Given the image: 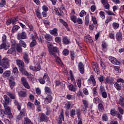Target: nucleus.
Returning <instances> with one entry per match:
<instances>
[{
    "mask_svg": "<svg viewBox=\"0 0 124 124\" xmlns=\"http://www.w3.org/2000/svg\"><path fill=\"white\" fill-rule=\"evenodd\" d=\"M102 119L104 122H107V121H108V116H107V114H104L102 115Z\"/></svg>",
    "mask_w": 124,
    "mask_h": 124,
    "instance_id": "42",
    "label": "nucleus"
},
{
    "mask_svg": "<svg viewBox=\"0 0 124 124\" xmlns=\"http://www.w3.org/2000/svg\"><path fill=\"white\" fill-rule=\"evenodd\" d=\"M36 45V40H32L30 44V47H34Z\"/></svg>",
    "mask_w": 124,
    "mask_h": 124,
    "instance_id": "53",
    "label": "nucleus"
},
{
    "mask_svg": "<svg viewBox=\"0 0 124 124\" xmlns=\"http://www.w3.org/2000/svg\"><path fill=\"white\" fill-rule=\"evenodd\" d=\"M76 114L77 115L78 119L79 120L78 124H83L82 122V118L81 117V110L80 109H77L75 110V108H73L70 110V115L71 118H74V116H75Z\"/></svg>",
    "mask_w": 124,
    "mask_h": 124,
    "instance_id": "1",
    "label": "nucleus"
},
{
    "mask_svg": "<svg viewBox=\"0 0 124 124\" xmlns=\"http://www.w3.org/2000/svg\"><path fill=\"white\" fill-rule=\"evenodd\" d=\"M16 51L18 52V53H22V52H23V49L20 46L17 45L16 46Z\"/></svg>",
    "mask_w": 124,
    "mask_h": 124,
    "instance_id": "52",
    "label": "nucleus"
},
{
    "mask_svg": "<svg viewBox=\"0 0 124 124\" xmlns=\"http://www.w3.org/2000/svg\"><path fill=\"white\" fill-rule=\"evenodd\" d=\"M59 21H60V23H62V25H63V26H64V27H65V28L68 27V25H67V23L66 22H65V21H64L62 20V19H59Z\"/></svg>",
    "mask_w": 124,
    "mask_h": 124,
    "instance_id": "43",
    "label": "nucleus"
},
{
    "mask_svg": "<svg viewBox=\"0 0 124 124\" xmlns=\"http://www.w3.org/2000/svg\"><path fill=\"white\" fill-rule=\"evenodd\" d=\"M62 120H63V121L64 120V117H63V111L61 112L60 115L59 116L58 120V124H62Z\"/></svg>",
    "mask_w": 124,
    "mask_h": 124,
    "instance_id": "17",
    "label": "nucleus"
},
{
    "mask_svg": "<svg viewBox=\"0 0 124 124\" xmlns=\"http://www.w3.org/2000/svg\"><path fill=\"white\" fill-rule=\"evenodd\" d=\"M24 124H33L31 121L28 117L24 118Z\"/></svg>",
    "mask_w": 124,
    "mask_h": 124,
    "instance_id": "33",
    "label": "nucleus"
},
{
    "mask_svg": "<svg viewBox=\"0 0 124 124\" xmlns=\"http://www.w3.org/2000/svg\"><path fill=\"white\" fill-rule=\"evenodd\" d=\"M70 18H71V21H73L75 24H76V21H77V18L76 16L73 15L70 16Z\"/></svg>",
    "mask_w": 124,
    "mask_h": 124,
    "instance_id": "39",
    "label": "nucleus"
},
{
    "mask_svg": "<svg viewBox=\"0 0 124 124\" xmlns=\"http://www.w3.org/2000/svg\"><path fill=\"white\" fill-rule=\"evenodd\" d=\"M27 106L29 109L34 110V105L31 102H29L27 104Z\"/></svg>",
    "mask_w": 124,
    "mask_h": 124,
    "instance_id": "28",
    "label": "nucleus"
},
{
    "mask_svg": "<svg viewBox=\"0 0 124 124\" xmlns=\"http://www.w3.org/2000/svg\"><path fill=\"white\" fill-rule=\"evenodd\" d=\"M19 43L20 44H21V45H22L24 48H26V47H27V45L26 44V43H25V42H24L23 41L19 40Z\"/></svg>",
    "mask_w": 124,
    "mask_h": 124,
    "instance_id": "55",
    "label": "nucleus"
},
{
    "mask_svg": "<svg viewBox=\"0 0 124 124\" xmlns=\"http://www.w3.org/2000/svg\"><path fill=\"white\" fill-rule=\"evenodd\" d=\"M111 21H112V16H109L107 18L105 21V23L106 24H108V23H109V22H111Z\"/></svg>",
    "mask_w": 124,
    "mask_h": 124,
    "instance_id": "61",
    "label": "nucleus"
},
{
    "mask_svg": "<svg viewBox=\"0 0 124 124\" xmlns=\"http://www.w3.org/2000/svg\"><path fill=\"white\" fill-rule=\"evenodd\" d=\"M6 94L9 96L11 99H15V95L10 92H7Z\"/></svg>",
    "mask_w": 124,
    "mask_h": 124,
    "instance_id": "35",
    "label": "nucleus"
},
{
    "mask_svg": "<svg viewBox=\"0 0 124 124\" xmlns=\"http://www.w3.org/2000/svg\"><path fill=\"white\" fill-rule=\"evenodd\" d=\"M21 72H22L24 75H26V76H27L28 77H31L32 76V75L31 74V73H29L28 71H26L25 69V68H24L23 71H20Z\"/></svg>",
    "mask_w": 124,
    "mask_h": 124,
    "instance_id": "32",
    "label": "nucleus"
},
{
    "mask_svg": "<svg viewBox=\"0 0 124 124\" xmlns=\"http://www.w3.org/2000/svg\"><path fill=\"white\" fill-rule=\"evenodd\" d=\"M114 86L117 91H121V89H122V87L117 82L115 83V84H114Z\"/></svg>",
    "mask_w": 124,
    "mask_h": 124,
    "instance_id": "41",
    "label": "nucleus"
},
{
    "mask_svg": "<svg viewBox=\"0 0 124 124\" xmlns=\"http://www.w3.org/2000/svg\"><path fill=\"white\" fill-rule=\"evenodd\" d=\"M17 38L18 40H21V39H26L27 38V33L26 32L23 31L21 33H18L17 35Z\"/></svg>",
    "mask_w": 124,
    "mask_h": 124,
    "instance_id": "10",
    "label": "nucleus"
},
{
    "mask_svg": "<svg viewBox=\"0 0 124 124\" xmlns=\"http://www.w3.org/2000/svg\"><path fill=\"white\" fill-rule=\"evenodd\" d=\"M49 80V76L47 73H45L43 78H39L38 81L40 84L43 85L45 84V81H48Z\"/></svg>",
    "mask_w": 124,
    "mask_h": 124,
    "instance_id": "5",
    "label": "nucleus"
},
{
    "mask_svg": "<svg viewBox=\"0 0 124 124\" xmlns=\"http://www.w3.org/2000/svg\"><path fill=\"white\" fill-rule=\"evenodd\" d=\"M62 54L63 56H68V54H69V51H68V49H65L63 50Z\"/></svg>",
    "mask_w": 124,
    "mask_h": 124,
    "instance_id": "50",
    "label": "nucleus"
},
{
    "mask_svg": "<svg viewBox=\"0 0 124 124\" xmlns=\"http://www.w3.org/2000/svg\"><path fill=\"white\" fill-rule=\"evenodd\" d=\"M30 69L31 70H32V71H34L35 72L37 71H39L40 69H41V66H40V65H38V66H30L29 67Z\"/></svg>",
    "mask_w": 124,
    "mask_h": 124,
    "instance_id": "14",
    "label": "nucleus"
},
{
    "mask_svg": "<svg viewBox=\"0 0 124 124\" xmlns=\"http://www.w3.org/2000/svg\"><path fill=\"white\" fill-rule=\"evenodd\" d=\"M4 114H5V111H4V110L1 108L0 109V115L1 116V117H3L4 116Z\"/></svg>",
    "mask_w": 124,
    "mask_h": 124,
    "instance_id": "64",
    "label": "nucleus"
},
{
    "mask_svg": "<svg viewBox=\"0 0 124 124\" xmlns=\"http://www.w3.org/2000/svg\"><path fill=\"white\" fill-rule=\"evenodd\" d=\"M35 13L36 14L37 17L39 18V19H41V15L40 14L39 11H38V10H36Z\"/></svg>",
    "mask_w": 124,
    "mask_h": 124,
    "instance_id": "54",
    "label": "nucleus"
},
{
    "mask_svg": "<svg viewBox=\"0 0 124 124\" xmlns=\"http://www.w3.org/2000/svg\"><path fill=\"white\" fill-rule=\"evenodd\" d=\"M2 43H6V35L4 34L2 37Z\"/></svg>",
    "mask_w": 124,
    "mask_h": 124,
    "instance_id": "59",
    "label": "nucleus"
},
{
    "mask_svg": "<svg viewBox=\"0 0 124 124\" xmlns=\"http://www.w3.org/2000/svg\"><path fill=\"white\" fill-rule=\"evenodd\" d=\"M6 43H2L0 45V50L1 49H4V50H7V48H6Z\"/></svg>",
    "mask_w": 124,
    "mask_h": 124,
    "instance_id": "37",
    "label": "nucleus"
},
{
    "mask_svg": "<svg viewBox=\"0 0 124 124\" xmlns=\"http://www.w3.org/2000/svg\"><path fill=\"white\" fill-rule=\"evenodd\" d=\"M36 37H37V33H35V35L31 34L30 39H31L32 40H35V39H36Z\"/></svg>",
    "mask_w": 124,
    "mask_h": 124,
    "instance_id": "51",
    "label": "nucleus"
},
{
    "mask_svg": "<svg viewBox=\"0 0 124 124\" xmlns=\"http://www.w3.org/2000/svg\"><path fill=\"white\" fill-rule=\"evenodd\" d=\"M50 33L54 36H58V29L54 28L52 30L50 31Z\"/></svg>",
    "mask_w": 124,
    "mask_h": 124,
    "instance_id": "25",
    "label": "nucleus"
},
{
    "mask_svg": "<svg viewBox=\"0 0 124 124\" xmlns=\"http://www.w3.org/2000/svg\"><path fill=\"white\" fill-rule=\"evenodd\" d=\"M9 80V84L11 88V89H13L14 87L15 86V78H14V76H11L10 78H9L8 79Z\"/></svg>",
    "mask_w": 124,
    "mask_h": 124,
    "instance_id": "7",
    "label": "nucleus"
},
{
    "mask_svg": "<svg viewBox=\"0 0 124 124\" xmlns=\"http://www.w3.org/2000/svg\"><path fill=\"white\" fill-rule=\"evenodd\" d=\"M110 114L113 117H115L118 114V111L115 110V109H111Z\"/></svg>",
    "mask_w": 124,
    "mask_h": 124,
    "instance_id": "45",
    "label": "nucleus"
},
{
    "mask_svg": "<svg viewBox=\"0 0 124 124\" xmlns=\"http://www.w3.org/2000/svg\"><path fill=\"white\" fill-rule=\"evenodd\" d=\"M78 70L81 73V74H84L85 72V66L82 62H79L78 63Z\"/></svg>",
    "mask_w": 124,
    "mask_h": 124,
    "instance_id": "12",
    "label": "nucleus"
},
{
    "mask_svg": "<svg viewBox=\"0 0 124 124\" xmlns=\"http://www.w3.org/2000/svg\"><path fill=\"white\" fill-rule=\"evenodd\" d=\"M16 63L19 67L20 71H24V68H25V64L24 63V62L21 60H17L16 61Z\"/></svg>",
    "mask_w": 124,
    "mask_h": 124,
    "instance_id": "8",
    "label": "nucleus"
},
{
    "mask_svg": "<svg viewBox=\"0 0 124 124\" xmlns=\"http://www.w3.org/2000/svg\"><path fill=\"white\" fill-rule=\"evenodd\" d=\"M123 37V34L121 32H118L116 33V38L118 41H121Z\"/></svg>",
    "mask_w": 124,
    "mask_h": 124,
    "instance_id": "22",
    "label": "nucleus"
},
{
    "mask_svg": "<svg viewBox=\"0 0 124 124\" xmlns=\"http://www.w3.org/2000/svg\"><path fill=\"white\" fill-rule=\"evenodd\" d=\"M3 97L5 101V102H3V105H8V104H9V100H10V99L6 95H4Z\"/></svg>",
    "mask_w": 124,
    "mask_h": 124,
    "instance_id": "20",
    "label": "nucleus"
},
{
    "mask_svg": "<svg viewBox=\"0 0 124 124\" xmlns=\"http://www.w3.org/2000/svg\"><path fill=\"white\" fill-rule=\"evenodd\" d=\"M10 71H5L2 74V77L3 78H6V77H9L11 74Z\"/></svg>",
    "mask_w": 124,
    "mask_h": 124,
    "instance_id": "30",
    "label": "nucleus"
},
{
    "mask_svg": "<svg viewBox=\"0 0 124 124\" xmlns=\"http://www.w3.org/2000/svg\"><path fill=\"white\" fill-rule=\"evenodd\" d=\"M18 95L21 97H26L27 96V92L26 91H20L18 92Z\"/></svg>",
    "mask_w": 124,
    "mask_h": 124,
    "instance_id": "23",
    "label": "nucleus"
},
{
    "mask_svg": "<svg viewBox=\"0 0 124 124\" xmlns=\"http://www.w3.org/2000/svg\"><path fill=\"white\" fill-rule=\"evenodd\" d=\"M8 105H4L3 106L5 108V114L11 112V110H10V108L8 106Z\"/></svg>",
    "mask_w": 124,
    "mask_h": 124,
    "instance_id": "29",
    "label": "nucleus"
},
{
    "mask_svg": "<svg viewBox=\"0 0 124 124\" xmlns=\"http://www.w3.org/2000/svg\"><path fill=\"white\" fill-rule=\"evenodd\" d=\"M112 27L114 29H119V27H120V24L117 22H114L112 23Z\"/></svg>",
    "mask_w": 124,
    "mask_h": 124,
    "instance_id": "38",
    "label": "nucleus"
},
{
    "mask_svg": "<svg viewBox=\"0 0 124 124\" xmlns=\"http://www.w3.org/2000/svg\"><path fill=\"white\" fill-rule=\"evenodd\" d=\"M99 15L101 16V18L103 19H105V13L104 12L101 11L99 12Z\"/></svg>",
    "mask_w": 124,
    "mask_h": 124,
    "instance_id": "56",
    "label": "nucleus"
},
{
    "mask_svg": "<svg viewBox=\"0 0 124 124\" xmlns=\"http://www.w3.org/2000/svg\"><path fill=\"white\" fill-rule=\"evenodd\" d=\"M48 52L50 55L56 57V53L58 52V47L53 46L50 43L47 42Z\"/></svg>",
    "mask_w": 124,
    "mask_h": 124,
    "instance_id": "2",
    "label": "nucleus"
},
{
    "mask_svg": "<svg viewBox=\"0 0 124 124\" xmlns=\"http://www.w3.org/2000/svg\"><path fill=\"white\" fill-rule=\"evenodd\" d=\"M53 99V97L51 95H48L45 99L44 103L45 104H48L50 103Z\"/></svg>",
    "mask_w": 124,
    "mask_h": 124,
    "instance_id": "15",
    "label": "nucleus"
},
{
    "mask_svg": "<svg viewBox=\"0 0 124 124\" xmlns=\"http://www.w3.org/2000/svg\"><path fill=\"white\" fill-rule=\"evenodd\" d=\"M23 58L26 63H29V61H30V58H29V55L26 53H24L23 54Z\"/></svg>",
    "mask_w": 124,
    "mask_h": 124,
    "instance_id": "26",
    "label": "nucleus"
},
{
    "mask_svg": "<svg viewBox=\"0 0 124 124\" xmlns=\"http://www.w3.org/2000/svg\"><path fill=\"white\" fill-rule=\"evenodd\" d=\"M45 38L47 40V41H51L52 40V36H51V35L46 34L45 36Z\"/></svg>",
    "mask_w": 124,
    "mask_h": 124,
    "instance_id": "36",
    "label": "nucleus"
},
{
    "mask_svg": "<svg viewBox=\"0 0 124 124\" xmlns=\"http://www.w3.org/2000/svg\"><path fill=\"white\" fill-rule=\"evenodd\" d=\"M18 21V18H14L12 19H9L6 21V25H10V24H14Z\"/></svg>",
    "mask_w": 124,
    "mask_h": 124,
    "instance_id": "16",
    "label": "nucleus"
},
{
    "mask_svg": "<svg viewBox=\"0 0 124 124\" xmlns=\"http://www.w3.org/2000/svg\"><path fill=\"white\" fill-rule=\"evenodd\" d=\"M45 92L47 94V95H51L50 94L52 93L51 89L48 87H46L45 88Z\"/></svg>",
    "mask_w": 124,
    "mask_h": 124,
    "instance_id": "31",
    "label": "nucleus"
},
{
    "mask_svg": "<svg viewBox=\"0 0 124 124\" xmlns=\"http://www.w3.org/2000/svg\"><path fill=\"white\" fill-rule=\"evenodd\" d=\"M5 0H1L0 3V7H3L4 5H5Z\"/></svg>",
    "mask_w": 124,
    "mask_h": 124,
    "instance_id": "60",
    "label": "nucleus"
},
{
    "mask_svg": "<svg viewBox=\"0 0 124 124\" xmlns=\"http://www.w3.org/2000/svg\"><path fill=\"white\" fill-rule=\"evenodd\" d=\"M26 114V109L24 108L21 110L19 113V114L17 116L16 120H18V121H20L25 116Z\"/></svg>",
    "mask_w": 124,
    "mask_h": 124,
    "instance_id": "13",
    "label": "nucleus"
},
{
    "mask_svg": "<svg viewBox=\"0 0 124 124\" xmlns=\"http://www.w3.org/2000/svg\"><path fill=\"white\" fill-rule=\"evenodd\" d=\"M98 108H99V110L100 112H102V111H103V110H104V107H103V105H102V104L100 103L98 105Z\"/></svg>",
    "mask_w": 124,
    "mask_h": 124,
    "instance_id": "48",
    "label": "nucleus"
},
{
    "mask_svg": "<svg viewBox=\"0 0 124 124\" xmlns=\"http://www.w3.org/2000/svg\"><path fill=\"white\" fill-rule=\"evenodd\" d=\"M21 83L22 85L26 88V89H31V87L30 85H29V82H28V80H27V78L25 77H22L21 78Z\"/></svg>",
    "mask_w": 124,
    "mask_h": 124,
    "instance_id": "6",
    "label": "nucleus"
},
{
    "mask_svg": "<svg viewBox=\"0 0 124 124\" xmlns=\"http://www.w3.org/2000/svg\"><path fill=\"white\" fill-rule=\"evenodd\" d=\"M0 66H2L4 68H8L9 67V60L7 58H3Z\"/></svg>",
    "mask_w": 124,
    "mask_h": 124,
    "instance_id": "4",
    "label": "nucleus"
},
{
    "mask_svg": "<svg viewBox=\"0 0 124 124\" xmlns=\"http://www.w3.org/2000/svg\"><path fill=\"white\" fill-rule=\"evenodd\" d=\"M114 81V78L110 77H107L106 78V83L107 84H112Z\"/></svg>",
    "mask_w": 124,
    "mask_h": 124,
    "instance_id": "21",
    "label": "nucleus"
},
{
    "mask_svg": "<svg viewBox=\"0 0 124 124\" xmlns=\"http://www.w3.org/2000/svg\"><path fill=\"white\" fill-rule=\"evenodd\" d=\"M13 73H14L15 75H18L19 74L17 67H15L13 69Z\"/></svg>",
    "mask_w": 124,
    "mask_h": 124,
    "instance_id": "44",
    "label": "nucleus"
},
{
    "mask_svg": "<svg viewBox=\"0 0 124 124\" xmlns=\"http://www.w3.org/2000/svg\"><path fill=\"white\" fill-rule=\"evenodd\" d=\"M39 118L40 122H48V118L45 114L41 113L39 114Z\"/></svg>",
    "mask_w": 124,
    "mask_h": 124,
    "instance_id": "11",
    "label": "nucleus"
},
{
    "mask_svg": "<svg viewBox=\"0 0 124 124\" xmlns=\"http://www.w3.org/2000/svg\"><path fill=\"white\" fill-rule=\"evenodd\" d=\"M69 90H71V91H72V92H76L77 89L74 88L73 84L69 85Z\"/></svg>",
    "mask_w": 124,
    "mask_h": 124,
    "instance_id": "49",
    "label": "nucleus"
},
{
    "mask_svg": "<svg viewBox=\"0 0 124 124\" xmlns=\"http://www.w3.org/2000/svg\"><path fill=\"white\" fill-rule=\"evenodd\" d=\"M102 4L104 6L106 9H109L110 5L108 3V0H101Z\"/></svg>",
    "mask_w": 124,
    "mask_h": 124,
    "instance_id": "18",
    "label": "nucleus"
},
{
    "mask_svg": "<svg viewBox=\"0 0 124 124\" xmlns=\"http://www.w3.org/2000/svg\"><path fill=\"white\" fill-rule=\"evenodd\" d=\"M119 104L122 107H124V96H121L120 97Z\"/></svg>",
    "mask_w": 124,
    "mask_h": 124,
    "instance_id": "24",
    "label": "nucleus"
},
{
    "mask_svg": "<svg viewBox=\"0 0 124 124\" xmlns=\"http://www.w3.org/2000/svg\"><path fill=\"white\" fill-rule=\"evenodd\" d=\"M13 42L14 43L12 44L11 47L8 50L7 54L16 56V43L14 40L11 41V43H12Z\"/></svg>",
    "mask_w": 124,
    "mask_h": 124,
    "instance_id": "3",
    "label": "nucleus"
},
{
    "mask_svg": "<svg viewBox=\"0 0 124 124\" xmlns=\"http://www.w3.org/2000/svg\"><path fill=\"white\" fill-rule=\"evenodd\" d=\"M70 77L71 78V80L72 82H73L75 79H74V77H73V74H72V71H70Z\"/></svg>",
    "mask_w": 124,
    "mask_h": 124,
    "instance_id": "57",
    "label": "nucleus"
},
{
    "mask_svg": "<svg viewBox=\"0 0 124 124\" xmlns=\"http://www.w3.org/2000/svg\"><path fill=\"white\" fill-rule=\"evenodd\" d=\"M19 29H20V27H19V26L15 25L13 27L12 31H13V32L17 31Z\"/></svg>",
    "mask_w": 124,
    "mask_h": 124,
    "instance_id": "46",
    "label": "nucleus"
},
{
    "mask_svg": "<svg viewBox=\"0 0 124 124\" xmlns=\"http://www.w3.org/2000/svg\"><path fill=\"white\" fill-rule=\"evenodd\" d=\"M93 102L95 103V104H97L99 103V98L98 97L94 98L93 99Z\"/></svg>",
    "mask_w": 124,
    "mask_h": 124,
    "instance_id": "63",
    "label": "nucleus"
},
{
    "mask_svg": "<svg viewBox=\"0 0 124 124\" xmlns=\"http://www.w3.org/2000/svg\"><path fill=\"white\" fill-rule=\"evenodd\" d=\"M89 81H91L93 83V86L96 85V82L95 81V79H94V77L93 75H91L90 78L88 79Z\"/></svg>",
    "mask_w": 124,
    "mask_h": 124,
    "instance_id": "27",
    "label": "nucleus"
},
{
    "mask_svg": "<svg viewBox=\"0 0 124 124\" xmlns=\"http://www.w3.org/2000/svg\"><path fill=\"white\" fill-rule=\"evenodd\" d=\"M89 18H90V17L89 16V15H87L85 17V24L86 26H89V22H90Z\"/></svg>",
    "mask_w": 124,
    "mask_h": 124,
    "instance_id": "40",
    "label": "nucleus"
},
{
    "mask_svg": "<svg viewBox=\"0 0 124 124\" xmlns=\"http://www.w3.org/2000/svg\"><path fill=\"white\" fill-rule=\"evenodd\" d=\"M109 61L113 63V64H115L116 65H120L121 64V62L117 60V59L113 57H109Z\"/></svg>",
    "mask_w": 124,
    "mask_h": 124,
    "instance_id": "9",
    "label": "nucleus"
},
{
    "mask_svg": "<svg viewBox=\"0 0 124 124\" xmlns=\"http://www.w3.org/2000/svg\"><path fill=\"white\" fill-rule=\"evenodd\" d=\"M83 104L85 108H82V111H87V108L89 107V104L88 101L86 100H82Z\"/></svg>",
    "mask_w": 124,
    "mask_h": 124,
    "instance_id": "19",
    "label": "nucleus"
},
{
    "mask_svg": "<svg viewBox=\"0 0 124 124\" xmlns=\"http://www.w3.org/2000/svg\"><path fill=\"white\" fill-rule=\"evenodd\" d=\"M86 12L84 10H82L81 11V12L79 14V16L80 17H83L86 15Z\"/></svg>",
    "mask_w": 124,
    "mask_h": 124,
    "instance_id": "62",
    "label": "nucleus"
},
{
    "mask_svg": "<svg viewBox=\"0 0 124 124\" xmlns=\"http://www.w3.org/2000/svg\"><path fill=\"white\" fill-rule=\"evenodd\" d=\"M62 42L64 43V44H65L66 45L67 44H69V40H68V39H67V37H63Z\"/></svg>",
    "mask_w": 124,
    "mask_h": 124,
    "instance_id": "34",
    "label": "nucleus"
},
{
    "mask_svg": "<svg viewBox=\"0 0 124 124\" xmlns=\"http://www.w3.org/2000/svg\"><path fill=\"white\" fill-rule=\"evenodd\" d=\"M67 99L71 100V99H75V96L74 95H72L71 94H67L66 95Z\"/></svg>",
    "mask_w": 124,
    "mask_h": 124,
    "instance_id": "47",
    "label": "nucleus"
},
{
    "mask_svg": "<svg viewBox=\"0 0 124 124\" xmlns=\"http://www.w3.org/2000/svg\"><path fill=\"white\" fill-rule=\"evenodd\" d=\"M81 78H79L77 80V83L78 85V88H81Z\"/></svg>",
    "mask_w": 124,
    "mask_h": 124,
    "instance_id": "58",
    "label": "nucleus"
}]
</instances>
